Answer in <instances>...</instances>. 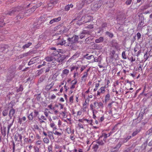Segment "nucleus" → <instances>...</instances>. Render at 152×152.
Returning <instances> with one entry per match:
<instances>
[{
    "label": "nucleus",
    "instance_id": "1",
    "mask_svg": "<svg viewBox=\"0 0 152 152\" xmlns=\"http://www.w3.org/2000/svg\"><path fill=\"white\" fill-rule=\"evenodd\" d=\"M86 66H82L80 69V71H78L79 68L77 66H73L70 68L71 72L74 71V76H77L79 75V74L83 70L86 69Z\"/></svg>",
    "mask_w": 152,
    "mask_h": 152
},
{
    "label": "nucleus",
    "instance_id": "2",
    "mask_svg": "<svg viewBox=\"0 0 152 152\" xmlns=\"http://www.w3.org/2000/svg\"><path fill=\"white\" fill-rule=\"evenodd\" d=\"M92 18L91 16L86 15L82 17L81 19L78 21V23L79 22L81 21L80 23H84L90 21L92 20Z\"/></svg>",
    "mask_w": 152,
    "mask_h": 152
},
{
    "label": "nucleus",
    "instance_id": "3",
    "mask_svg": "<svg viewBox=\"0 0 152 152\" xmlns=\"http://www.w3.org/2000/svg\"><path fill=\"white\" fill-rule=\"evenodd\" d=\"M78 39V37L76 35L74 36L71 38H68V40L69 42V45L76 42L77 41Z\"/></svg>",
    "mask_w": 152,
    "mask_h": 152
},
{
    "label": "nucleus",
    "instance_id": "4",
    "mask_svg": "<svg viewBox=\"0 0 152 152\" xmlns=\"http://www.w3.org/2000/svg\"><path fill=\"white\" fill-rule=\"evenodd\" d=\"M22 138V136L18 133H16L14 139L16 141L21 142Z\"/></svg>",
    "mask_w": 152,
    "mask_h": 152
},
{
    "label": "nucleus",
    "instance_id": "5",
    "mask_svg": "<svg viewBox=\"0 0 152 152\" xmlns=\"http://www.w3.org/2000/svg\"><path fill=\"white\" fill-rule=\"evenodd\" d=\"M99 108L98 106V102H95L94 104H91L90 105V110H93V109H98Z\"/></svg>",
    "mask_w": 152,
    "mask_h": 152
},
{
    "label": "nucleus",
    "instance_id": "6",
    "mask_svg": "<svg viewBox=\"0 0 152 152\" xmlns=\"http://www.w3.org/2000/svg\"><path fill=\"white\" fill-rule=\"evenodd\" d=\"M15 112V110L13 109H12L10 110L8 114V116L10 119H12V117L14 116Z\"/></svg>",
    "mask_w": 152,
    "mask_h": 152
},
{
    "label": "nucleus",
    "instance_id": "7",
    "mask_svg": "<svg viewBox=\"0 0 152 152\" xmlns=\"http://www.w3.org/2000/svg\"><path fill=\"white\" fill-rule=\"evenodd\" d=\"M93 1V0H82L80 3V7H82L84 5L87 4H89Z\"/></svg>",
    "mask_w": 152,
    "mask_h": 152
},
{
    "label": "nucleus",
    "instance_id": "8",
    "mask_svg": "<svg viewBox=\"0 0 152 152\" xmlns=\"http://www.w3.org/2000/svg\"><path fill=\"white\" fill-rule=\"evenodd\" d=\"M61 18L60 17H59L57 18H53L50 21V24H52L55 22H58L60 21L61 20Z\"/></svg>",
    "mask_w": 152,
    "mask_h": 152
},
{
    "label": "nucleus",
    "instance_id": "9",
    "mask_svg": "<svg viewBox=\"0 0 152 152\" xmlns=\"http://www.w3.org/2000/svg\"><path fill=\"white\" fill-rule=\"evenodd\" d=\"M58 0H53L50 1V3L48 4V6L50 7H51L54 6V5L58 2Z\"/></svg>",
    "mask_w": 152,
    "mask_h": 152
},
{
    "label": "nucleus",
    "instance_id": "10",
    "mask_svg": "<svg viewBox=\"0 0 152 152\" xmlns=\"http://www.w3.org/2000/svg\"><path fill=\"white\" fill-rule=\"evenodd\" d=\"M48 136L50 140H53L54 139L53 133L52 131H48Z\"/></svg>",
    "mask_w": 152,
    "mask_h": 152
},
{
    "label": "nucleus",
    "instance_id": "11",
    "mask_svg": "<svg viewBox=\"0 0 152 152\" xmlns=\"http://www.w3.org/2000/svg\"><path fill=\"white\" fill-rule=\"evenodd\" d=\"M113 46L115 47L117 50L120 51L121 49V45L116 42H115V43H114L113 44Z\"/></svg>",
    "mask_w": 152,
    "mask_h": 152
},
{
    "label": "nucleus",
    "instance_id": "12",
    "mask_svg": "<svg viewBox=\"0 0 152 152\" xmlns=\"http://www.w3.org/2000/svg\"><path fill=\"white\" fill-rule=\"evenodd\" d=\"M66 42V41L64 40H61L59 41L58 42V43L57 44V45H62L65 44V45H66V46H67V45L69 46V45L66 44H65L66 42Z\"/></svg>",
    "mask_w": 152,
    "mask_h": 152
},
{
    "label": "nucleus",
    "instance_id": "13",
    "mask_svg": "<svg viewBox=\"0 0 152 152\" xmlns=\"http://www.w3.org/2000/svg\"><path fill=\"white\" fill-rule=\"evenodd\" d=\"M50 127L52 128L53 130H56L57 129V127L55 126V125L53 122L51 123L50 124Z\"/></svg>",
    "mask_w": 152,
    "mask_h": 152
},
{
    "label": "nucleus",
    "instance_id": "14",
    "mask_svg": "<svg viewBox=\"0 0 152 152\" xmlns=\"http://www.w3.org/2000/svg\"><path fill=\"white\" fill-rule=\"evenodd\" d=\"M69 72V70L67 69H65L63 70L62 74L64 75H67Z\"/></svg>",
    "mask_w": 152,
    "mask_h": 152
},
{
    "label": "nucleus",
    "instance_id": "15",
    "mask_svg": "<svg viewBox=\"0 0 152 152\" xmlns=\"http://www.w3.org/2000/svg\"><path fill=\"white\" fill-rule=\"evenodd\" d=\"M103 39L102 37H100L99 38L96 39L95 42L96 43H99L102 42L103 40Z\"/></svg>",
    "mask_w": 152,
    "mask_h": 152
},
{
    "label": "nucleus",
    "instance_id": "16",
    "mask_svg": "<svg viewBox=\"0 0 152 152\" xmlns=\"http://www.w3.org/2000/svg\"><path fill=\"white\" fill-rule=\"evenodd\" d=\"M115 87V88L116 90V94H118L119 92L120 93L121 92L122 88L121 87H119L118 86H116Z\"/></svg>",
    "mask_w": 152,
    "mask_h": 152
},
{
    "label": "nucleus",
    "instance_id": "17",
    "mask_svg": "<svg viewBox=\"0 0 152 152\" xmlns=\"http://www.w3.org/2000/svg\"><path fill=\"white\" fill-rule=\"evenodd\" d=\"M73 5L72 4H71L70 5L68 4L65 7V10L66 11H68L70 9V8H72L73 7Z\"/></svg>",
    "mask_w": 152,
    "mask_h": 152
},
{
    "label": "nucleus",
    "instance_id": "18",
    "mask_svg": "<svg viewBox=\"0 0 152 152\" xmlns=\"http://www.w3.org/2000/svg\"><path fill=\"white\" fill-rule=\"evenodd\" d=\"M34 116L33 113L31 112L28 116V117L29 120L31 121L33 119Z\"/></svg>",
    "mask_w": 152,
    "mask_h": 152
},
{
    "label": "nucleus",
    "instance_id": "19",
    "mask_svg": "<svg viewBox=\"0 0 152 152\" xmlns=\"http://www.w3.org/2000/svg\"><path fill=\"white\" fill-rule=\"evenodd\" d=\"M18 7L15 9V10H12L11 11L9 12V14L10 15H12V14L14 13V12H15L16 11H19V10H18Z\"/></svg>",
    "mask_w": 152,
    "mask_h": 152
},
{
    "label": "nucleus",
    "instance_id": "20",
    "mask_svg": "<svg viewBox=\"0 0 152 152\" xmlns=\"http://www.w3.org/2000/svg\"><path fill=\"white\" fill-rule=\"evenodd\" d=\"M121 146V144L120 143H118L116 147L115 148V149L114 151H118L119 148Z\"/></svg>",
    "mask_w": 152,
    "mask_h": 152
},
{
    "label": "nucleus",
    "instance_id": "21",
    "mask_svg": "<svg viewBox=\"0 0 152 152\" xmlns=\"http://www.w3.org/2000/svg\"><path fill=\"white\" fill-rule=\"evenodd\" d=\"M31 44H32L31 42H29L28 43L25 44V45H23V48L24 49L27 48H28L31 45Z\"/></svg>",
    "mask_w": 152,
    "mask_h": 152
},
{
    "label": "nucleus",
    "instance_id": "22",
    "mask_svg": "<svg viewBox=\"0 0 152 152\" xmlns=\"http://www.w3.org/2000/svg\"><path fill=\"white\" fill-rule=\"evenodd\" d=\"M8 110L7 109H5L2 112L3 115L4 116L7 115L8 114Z\"/></svg>",
    "mask_w": 152,
    "mask_h": 152
},
{
    "label": "nucleus",
    "instance_id": "23",
    "mask_svg": "<svg viewBox=\"0 0 152 152\" xmlns=\"http://www.w3.org/2000/svg\"><path fill=\"white\" fill-rule=\"evenodd\" d=\"M28 53H24L22 54H21L20 56V58H22L25 57H26L28 56Z\"/></svg>",
    "mask_w": 152,
    "mask_h": 152
},
{
    "label": "nucleus",
    "instance_id": "24",
    "mask_svg": "<svg viewBox=\"0 0 152 152\" xmlns=\"http://www.w3.org/2000/svg\"><path fill=\"white\" fill-rule=\"evenodd\" d=\"M105 87H102L100 89H99V90L102 93H104L105 91Z\"/></svg>",
    "mask_w": 152,
    "mask_h": 152
},
{
    "label": "nucleus",
    "instance_id": "25",
    "mask_svg": "<svg viewBox=\"0 0 152 152\" xmlns=\"http://www.w3.org/2000/svg\"><path fill=\"white\" fill-rule=\"evenodd\" d=\"M35 60L34 58H32L28 63V65H31L35 62Z\"/></svg>",
    "mask_w": 152,
    "mask_h": 152
},
{
    "label": "nucleus",
    "instance_id": "26",
    "mask_svg": "<svg viewBox=\"0 0 152 152\" xmlns=\"http://www.w3.org/2000/svg\"><path fill=\"white\" fill-rule=\"evenodd\" d=\"M45 60L48 61H53V59L52 57H47L45 58Z\"/></svg>",
    "mask_w": 152,
    "mask_h": 152
},
{
    "label": "nucleus",
    "instance_id": "27",
    "mask_svg": "<svg viewBox=\"0 0 152 152\" xmlns=\"http://www.w3.org/2000/svg\"><path fill=\"white\" fill-rule=\"evenodd\" d=\"M43 141L44 143L46 144H48L49 142V139L47 137L44 138L43 139Z\"/></svg>",
    "mask_w": 152,
    "mask_h": 152
},
{
    "label": "nucleus",
    "instance_id": "28",
    "mask_svg": "<svg viewBox=\"0 0 152 152\" xmlns=\"http://www.w3.org/2000/svg\"><path fill=\"white\" fill-rule=\"evenodd\" d=\"M131 136H128L125 139H124L123 141L124 143L126 142L128 140H129L131 138Z\"/></svg>",
    "mask_w": 152,
    "mask_h": 152
},
{
    "label": "nucleus",
    "instance_id": "29",
    "mask_svg": "<svg viewBox=\"0 0 152 152\" xmlns=\"http://www.w3.org/2000/svg\"><path fill=\"white\" fill-rule=\"evenodd\" d=\"M98 8L99 6L98 4H95L94 5L93 9V10H96L98 9Z\"/></svg>",
    "mask_w": 152,
    "mask_h": 152
},
{
    "label": "nucleus",
    "instance_id": "30",
    "mask_svg": "<svg viewBox=\"0 0 152 152\" xmlns=\"http://www.w3.org/2000/svg\"><path fill=\"white\" fill-rule=\"evenodd\" d=\"M53 146L52 145H50L48 147V150L49 152H52Z\"/></svg>",
    "mask_w": 152,
    "mask_h": 152
},
{
    "label": "nucleus",
    "instance_id": "31",
    "mask_svg": "<svg viewBox=\"0 0 152 152\" xmlns=\"http://www.w3.org/2000/svg\"><path fill=\"white\" fill-rule=\"evenodd\" d=\"M56 60L57 61L59 62H61L63 60V59L61 57H60L57 58Z\"/></svg>",
    "mask_w": 152,
    "mask_h": 152
},
{
    "label": "nucleus",
    "instance_id": "32",
    "mask_svg": "<svg viewBox=\"0 0 152 152\" xmlns=\"http://www.w3.org/2000/svg\"><path fill=\"white\" fill-rule=\"evenodd\" d=\"M58 53L59 52L57 50H55L54 52L51 54V55H52V56H56V55L58 54Z\"/></svg>",
    "mask_w": 152,
    "mask_h": 152
},
{
    "label": "nucleus",
    "instance_id": "33",
    "mask_svg": "<svg viewBox=\"0 0 152 152\" xmlns=\"http://www.w3.org/2000/svg\"><path fill=\"white\" fill-rule=\"evenodd\" d=\"M12 123L11 124H9L8 125V127H7V129H8L7 134H8V133H9L10 129L11 127V126H12Z\"/></svg>",
    "mask_w": 152,
    "mask_h": 152
},
{
    "label": "nucleus",
    "instance_id": "34",
    "mask_svg": "<svg viewBox=\"0 0 152 152\" xmlns=\"http://www.w3.org/2000/svg\"><path fill=\"white\" fill-rule=\"evenodd\" d=\"M12 123L11 124H9L8 125V127H7V129H8L7 134H8V133H9L10 129L11 127V126H12Z\"/></svg>",
    "mask_w": 152,
    "mask_h": 152
},
{
    "label": "nucleus",
    "instance_id": "35",
    "mask_svg": "<svg viewBox=\"0 0 152 152\" xmlns=\"http://www.w3.org/2000/svg\"><path fill=\"white\" fill-rule=\"evenodd\" d=\"M144 24V21H141L139 23L138 25V27H141L143 24Z\"/></svg>",
    "mask_w": 152,
    "mask_h": 152
},
{
    "label": "nucleus",
    "instance_id": "36",
    "mask_svg": "<svg viewBox=\"0 0 152 152\" xmlns=\"http://www.w3.org/2000/svg\"><path fill=\"white\" fill-rule=\"evenodd\" d=\"M122 57L124 59H126V56L125 54V52L123 51L122 54Z\"/></svg>",
    "mask_w": 152,
    "mask_h": 152
},
{
    "label": "nucleus",
    "instance_id": "37",
    "mask_svg": "<svg viewBox=\"0 0 152 152\" xmlns=\"http://www.w3.org/2000/svg\"><path fill=\"white\" fill-rule=\"evenodd\" d=\"M110 97V95L109 94H107L105 96V100L106 101L109 99Z\"/></svg>",
    "mask_w": 152,
    "mask_h": 152
},
{
    "label": "nucleus",
    "instance_id": "38",
    "mask_svg": "<svg viewBox=\"0 0 152 152\" xmlns=\"http://www.w3.org/2000/svg\"><path fill=\"white\" fill-rule=\"evenodd\" d=\"M98 106L99 108L100 107H103V104L101 102H100L99 103L98 102Z\"/></svg>",
    "mask_w": 152,
    "mask_h": 152
},
{
    "label": "nucleus",
    "instance_id": "39",
    "mask_svg": "<svg viewBox=\"0 0 152 152\" xmlns=\"http://www.w3.org/2000/svg\"><path fill=\"white\" fill-rule=\"evenodd\" d=\"M90 70V68H88V69H87L86 70V71L84 73V74L83 75V76H86L88 75V71H89Z\"/></svg>",
    "mask_w": 152,
    "mask_h": 152
},
{
    "label": "nucleus",
    "instance_id": "40",
    "mask_svg": "<svg viewBox=\"0 0 152 152\" xmlns=\"http://www.w3.org/2000/svg\"><path fill=\"white\" fill-rule=\"evenodd\" d=\"M53 133L55 134L56 135H57L60 136L62 134L61 133V132H58L57 131H55V132H54Z\"/></svg>",
    "mask_w": 152,
    "mask_h": 152
},
{
    "label": "nucleus",
    "instance_id": "41",
    "mask_svg": "<svg viewBox=\"0 0 152 152\" xmlns=\"http://www.w3.org/2000/svg\"><path fill=\"white\" fill-rule=\"evenodd\" d=\"M38 121H39L40 124H41L43 123H45V122L44 120L41 119L40 118H38Z\"/></svg>",
    "mask_w": 152,
    "mask_h": 152
},
{
    "label": "nucleus",
    "instance_id": "42",
    "mask_svg": "<svg viewBox=\"0 0 152 152\" xmlns=\"http://www.w3.org/2000/svg\"><path fill=\"white\" fill-rule=\"evenodd\" d=\"M106 34L107 35H108L109 37H112L113 36V35L112 34H111L108 32H106Z\"/></svg>",
    "mask_w": 152,
    "mask_h": 152
},
{
    "label": "nucleus",
    "instance_id": "43",
    "mask_svg": "<svg viewBox=\"0 0 152 152\" xmlns=\"http://www.w3.org/2000/svg\"><path fill=\"white\" fill-rule=\"evenodd\" d=\"M132 1V0H127L126 2V4L127 5H130Z\"/></svg>",
    "mask_w": 152,
    "mask_h": 152
},
{
    "label": "nucleus",
    "instance_id": "44",
    "mask_svg": "<svg viewBox=\"0 0 152 152\" xmlns=\"http://www.w3.org/2000/svg\"><path fill=\"white\" fill-rule=\"evenodd\" d=\"M23 87L22 85H20V87L19 88L17 89L18 91H22L23 90Z\"/></svg>",
    "mask_w": 152,
    "mask_h": 152
},
{
    "label": "nucleus",
    "instance_id": "45",
    "mask_svg": "<svg viewBox=\"0 0 152 152\" xmlns=\"http://www.w3.org/2000/svg\"><path fill=\"white\" fill-rule=\"evenodd\" d=\"M39 118L44 121H46L47 120V118L43 115H41Z\"/></svg>",
    "mask_w": 152,
    "mask_h": 152
},
{
    "label": "nucleus",
    "instance_id": "46",
    "mask_svg": "<svg viewBox=\"0 0 152 152\" xmlns=\"http://www.w3.org/2000/svg\"><path fill=\"white\" fill-rule=\"evenodd\" d=\"M98 148V146L97 144L94 145L93 146V148L94 149V150H96Z\"/></svg>",
    "mask_w": 152,
    "mask_h": 152
},
{
    "label": "nucleus",
    "instance_id": "47",
    "mask_svg": "<svg viewBox=\"0 0 152 152\" xmlns=\"http://www.w3.org/2000/svg\"><path fill=\"white\" fill-rule=\"evenodd\" d=\"M89 33V32L88 31H83L82 33V34H88Z\"/></svg>",
    "mask_w": 152,
    "mask_h": 152
},
{
    "label": "nucleus",
    "instance_id": "48",
    "mask_svg": "<svg viewBox=\"0 0 152 152\" xmlns=\"http://www.w3.org/2000/svg\"><path fill=\"white\" fill-rule=\"evenodd\" d=\"M84 120L85 121H86L87 123H89L90 124H91L92 122V120H89L86 118H84Z\"/></svg>",
    "mask_w": 152,
    "mask_h": 152
},
{
    "label": "nucleus",
    "instance_id": "49",
    "mask_svg": "<svg viewBox=\"0 0 152 152\" xmlns=\"http://www.w3.org/2000/svg\"><path fill=\"white\" fill-rule=\"evenodd\" d=\"M42 143V141L41 140H38L36 142V144L37 145H40Z\"/></svg>",
    "mask_w": 152,
    "mask_h": 152
},
{
    "label": "nucleus",
    "instance_id": "50",
    "mask_svg": "<svg viewBox=\"0 0 152 152\" xmlns=\"http://www.w3.org/2000/svg\"><path fill=\"white\" fill-rule=\"evenodd\" d=\"M34 117L37 116L39 114V112L36 110H34Z\"/></svg>",
    "mask_w": 152,
    "mask_h": 152
},
{
    "label": "nucleus",
    "instance_id": "51",
    "mask_svg": "<svg viewBox=\"0 0 152 152\" xmlns=\"http://www.w3.org/2000/svg\"><path fill=\"white\" fill-rule=\"evenodd\" d=\"M89 101V99L88 98H87L85 100V103H84L83 105L85 106L86 105V104H87V103H88Z\"/></svg>",
    "mask_w": 152,
    "mask_h": 152
},
{
    "label": "nucleus",
    "instance_id": "52",
    "mask_svg": "<svg viewBox=\"0 0 152 152\" xmlns=\"http://www.w3.org/2000/svg\"><path fill=\"white\" fill-rule=\"evenodd\" d=\"M138 132L137 131H135L132 134V136L133 137H134L138 133Z\"/></svg>",
    "mask_w": 152,
    "mask_h": 152
},
{
    "label": "nucleus",
    "instance_id": "53",
    "mask_svg": "<svg viewBox=\"0 0 152 152\" xmlns=\"http://www.w3.org/2000/svg\"><path fill=\"white\" fill-rule=\"evenodd\" d=\"M96 109H93V110H91L92 111L93 114H95L97 113V111Z\"/></svg>",
    "mask_w": 152,
    "mask_h": 152
},
{
    "label": "nucleus",
    "instance_id": "54",
    "mask_svg": "<svg viewBox=\"0 0 152 152\" xmlns=\"http://www.w3.org/2000/svg\"><path fill=\"white\" fill-rule=\"evenodd\" d=\"M73 96H71L69 98V101L71 103L73 102Z\"/></svg>",
    "mask_w": 152,
    "mask_h": 152
},
{
    "label": "nucleus",
    "instance_id": "55",
    "mask_svg": "<svg viewBox=\"0 0 152 152\" xmlns=\"http://www.w3.org/2000/svg\"><path fill=\"white\" fill-rule=\"evenodd\" d=\"M35 137V135L33 134H30L29 135V138L33 139Z\"/></svg>",
    "mask_w": 152,
    "mask_h": 152
},
{
    "label": "nucleus",
    "instance_id": "56",
    "mask_svg": "<svg viewBox=\"0 0 152 152\" xmlns=\"http://www.w3.org/2000/svg\"><path fill=\"white\" fill-rule=\"evenodd\" d=\"M41 3H39L38 5H37V6L36 5L34 6L33 7V9H36L38 7L40 6L41 5Z\"/></svg>",
    "mask_w": 152,
    "mask_h": 152
},
{
    "label": "nucleus",
    "instance_id": "57",
    "mask_svg": "<svg viewBox=\"0 0 152 152\" xmlns=\"http://www.w3.org/2000/svg\"><path fill=\"white\" fill-rule=\"evenodd\" d=\"M77 83V81L75 80H73L72 81V84H74V85H75Z\"/></svg>",
    "mask_w": 152,
    "mask_h": 152
},
{
    "label": "nucleus",
    "instance_id": "58",
    "mask_svg": "<svg viewBox=\"0 0 152 152\" xmlns=\"http://www.w3.org/2000/svg\"><path fill=\"white\" fill-rule=\"evenodd\" d=\"M4 24V23L3 22V20L0 21V27H3Z\"/></svg>",
    "mask_w": 152,
    "mask_h": 152
},
{
    "label": "nucleus",
    "instance_id": "59",
    "mask_svg": "<svg viewBox=\"0 0 152 152\" xmlns=\"http://www.w3.org/2000/svg\"><path fill=\"white\" fill-rule=\"evenodd\" d=\"M110 136V134H104V138H106Z\"/></svg>",
    "mask_w": 152,
    "mask_h": 152
},
{
    "label": "nucleus",
    "instance_id": "60",
    "mask_svg": "<svg viewBox=\"0 0 152 152\" xmlns=\"http://www.w3.org/2000/svg\"><path fill=\"white\" fill-rule=\"evenodd\" d=\"M141 35L140 34V33L138 32L137 34V39H139L141 37Z\"/></svg>",
    "mask_w": 152,
    "mask_h": 152
},
{
    "label": "nucleus",
    "instance_id": "61",
    "mask_svg": "<svg viewBox=\"0 0 152 152\" xmlns=\"http://www.w3.org/2000/svg\"><path fill=\"white\" fill-rule=\"evenodd\" d=\"M54 83H53V82H52V83L49 85H48L50 87V89H51V88H52L53 86L54 85Z\"/></svg>",
    "mask_w": 152,
    "mask_h": 152
},
{
    "label": "nucleus",
    "instance_id": "62",
    "mask_svg": "<svg viewBox=\"0 0 152 152\" xmlns=\"http://www.w3.org/2000/svg\"><path fill=\"white\" fill-rule=\"evenodd\" d=\"M58 125L59 127L60 126L61 124L62 123L61 121L59 120V119H58Z\"/></svg>",
    "mask_w": 152,
    "mask_h": 152
},
{
    "label": "nucleus",
    "instance_id": "63",
    "mask_svg": "<svg viewBox=\"0 0 152 152\" xmlns=\"http://www.w3.org/2000/svg\"><path fill=\"white\" fill-rule=\"evenodd\" d=\"M78 126L80 128H82V129L84 128L83 126L81 124L79 123L78 124Z\"/></svg>",
    "mask_w": 152,
    "mask_h": 152
},
{
    "label": "nucleus",
    "instance_id": "64",
    "mask_svg": "<svg viewBox=\"0 0 152 152\" xmlns=\"http://www.w3.org/2000/svg\"><path fill=\"white\" fill-rule=\"evenodd\" d=\"M35 152H39V149L38 148L36 147L34 148Z\"/></svg>",
    "mask_w": 152,
    "mask_h": 152
}]
</instances>
